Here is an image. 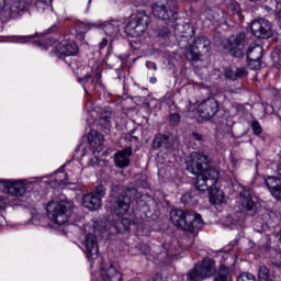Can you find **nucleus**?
<instances>
[{
	"mask_svg": "<svg viewBox=\"0 0 281 281\" xmlns=\"http://www.w3.org/2000/svg\"><path fill=\"white\" fill-rule=\"evenodd\" d=\"M187 170L191 175H195V188L200 192H205L209 188L216 186L218 181V172L210 166V160L203 153H192L186 160Z\"/></svg>",
	"mask_w": 281,
	"mask_h": 281,
	"instance_id": "1",
	"label": "nucleus"
},
{
	"mask_svg": "<svg viewBox=\"0 0 281 281\" xmlns=\"http://www.w3.org/2000/svg\"><path fill=\"white\" fill-rule=\"evenodd\" d=\"M170 221L178 229H183L190 235V239L196 238L203 229V218L192 211L184 212L181 209H173L170 212Z\"/></svg>",
	"mask_w": 281,
	"mask_h": 281,
	"instance_id": "2",
	"label": "nucleus"
},
{
	"mask_svg": "<svg viewBox=\"0 0 281 281\" xmlns=\"http://www.w3.org/2000/svg\"><path fill=\"white\" fill-rule=\"evenodd\" d=\"M110 196L112 199V210L116 216H124L131 210V201L137 196V189L124 190L122 184H112Z\"/></svg>",
	"mask_w": 281,
	"mask_h": 281,
	"instance_id": "3",
	"label": "nucleus"
},
{
	"mask_svg": "<svg viewBox=\"0 0 281 281\" xmlns=\"http://www.w3.org/2000/svg\"><path fill=\"white\" fill-rule=\"evenodd\" d=\"M71 203L67 201H52L46 206L48 218L55 225H65L71 214Z\"/></svg>",
	"mask_w": 281,
	"mask_h": 281,
	"instance_id": "4",
	"label": "nucleus"
},
{
	"mask_svg": "<svg viewBox=\"0 0 281 281\" xmlns=\"http://www.w3.org/2000/svg\"><path fill=\"white\" fill-rule=\"evenodd\" d=\"M148 25H150V16L146 12L139 11L131 16L125 26V32L128 36L137 38L148 30Z\"/></svg>",
	"mask_w": 281,
	"mask_h": 281,
	"instance_id": "5",
	"label": "nucleus"
},
{
	"mask_svg": "<svg viewBox=\"0 0 281 281\" xmlns=\"http://www.w3.org/2000/svg\"><path fill=\"white\" fill-rule=\"evenodd\" d=\"M216 274V263L212 259H204L201 263H195L194 268L187 273L186 281H201Z\"/></svg>",
	"mask_w": 281,
	"mask_h": 281,
	"instance_id": "6",
	"label": "nucleus"
},
{
	"mask_svg": "<svg viewBox=\"0 0 281 281\" xmlns=\"http://www.w3.org/2000/svg\"><path fill=\"white\" fill-rule=\"evenodd\" d=\"M153 14L156 19L165 21L167 25L168 23L177 22V19H179V13L172 8L170 2H156L153 7Z\"/></svg>",
	"mask_w": 281,
	"mask_h": 281,
	"instance_id": "7",
	"label": "nucleus"
},
{
	"mask_svg": "<svg viewBox=\"0 0 281 281\" xmlns=\"http://www.w3.org/2000/svg\"><path fill=\"white\" fill-rule=\"evenodd\" d=\"M106 194V188L103 184L95 187V190L91 193H87L82 196V205L90 210V212H95L102 207V199Z\"/></svg>",
	"mask_w": 281,
	"mask_h": 281,
	"instance_id": "8",
	"label": "nucleus"
},
{
	"mask_svg": "<svg viewBox=\"0 0 281 281\" xmlns=\"http://www.w3.org/2000/svg\"><path fill=\"white\" fill-rule=\"evenodd\" d=\"M211 42L205 36H199L187 50L188 60H201L203 54H207L211 48Z\"/></svg>",
	"mask_w": 281,
	"mask_h": 281,
	"instance_id": "9",
	"label": "nucleus"
},
{
	"mask_svg": "<svg viewBox=\"0 0 281 281\" xmlns=\"http://www.w3.org/2000/svg\"><path fill=\"white\" fill-rule=\"evenodd\" d=\"M102 234V229L94 224L91 231L86 235L85 247L88 260H97L100 250L98 248V236Z\"/></svg>",
	"mask_w": 281,
	"mask_h": 281,
	"instance_id": "10",
	"label": "nucleus"
},
{
	"mask_svg": "<svg viewBox=\"0 0 281 281\" xmlns=\"http://www.w3.org/2000/svg\"><path fill=\"white\" fill-rule=\"evenodd\" d=\"M247 44V35L245 33H239L237 35H232L227 40L226 49L229 52L231 56L235 58H243L245 56V45Z\"/></svg>",
	"mask_w": 281,
	"mask_h": 281,
	"instance_id": "11",
	"label": "nucleus"
},
{
	"mask_svg": "<svg viewBox=\"0 0 281 281\" xmlns=\"http://www.w3.org/2000/svg\"><path fill=\"white\" fill-rule=\"evenodd\" d=\"M254 191L249 187H241L239 191V202L241 205V210L247 216H255L258 212V206H256V202L251 199Z\"/></svg>",
	"mask_w": 281,
	"mask_h": 281,
	"instance_id": "12",
	"label": "nucleus"
},
{
	"mask_svg": "<svg viewBox=\"0 0 281 281\" xmlns=\"http://www.w3.org/2000/svg\"><path fill=\"white\" fill-rule=\"evenodd\" d=\"M250 30L256 38H271L273 36V29L271 22L266 19L255 20L251 23Z\"/></svg>",
	"mask_w": 281,
	"mask_h": 281,
	"instance_id": "13",
	"label": "nucleus"
},
{
	"mask_svg": "<svg viewBox=\"0 0 281 281\" xmlns=\"http://www.w3.org/2000/svg\"><path fill=\"white\" fill-rule=\"evenodd\" d=\"M198 112L203 120H212L218 113V101L214 98L203 100L198 106Z\"/></svg>",
	"mask_w": 281,
	"mask_h": 281,
	"instance_id": "14",
	"label": "nucleus"
},
{
	"mask_svg": "<svg viewBox=\"0 0 281 281\" xmlns=\"http://www.w3.org/2000/svg\"><path fill=\"white\" fill-rule=\"evenodd\" d=\"M153 148L154 150H167L168 153H172V150L177 148V140L173 136L158 134L153 140Z\"/></svg>",
	"mask_w": 281,
	"mask_h": 281,
	"instance_id": "15",
	"label": "nucleus"
},
{
	"mask_svg": "<svg viewBox=\"0 0 281 281\" xmlns=\"http://www.w3.org/2000/svg\"><path fill=\"white\" fill-rule=\"evenodd\" d=\"M0 190H3L5 194H12V196H23L25 194V183L0 180Z\"/></svg>",
	"mask_w": 281,
	"mask_h": 281,
	"instance_id": "16",
	"label": "nucleus"
},
{
	"mask_svg": "<svg viewBox=\"0 0 281 281\" xmlns=\"http://www.w3.org/2000/svg\"><path fill=\"white\" fill-rule=\"evenodd\" d=\"M101 277L103 281H122V273L117 272V268L113 262L101 263Z\"/></svg>",
	"mask_w": 281,
	"mask_h": 281,
	"instance_id": "17",
	"label": "nucleus"
},
{
	"mask_svg": "<svg viewBox=\"0 0 281 281\" xmlns=\"http://www.w3.org/2000/svg\"><path fill=\"white\" fill-rule=\"evenodd\" d=\"M133 156V147H126L114 154V164L116 168H128L131 166V157Z\"/></svg>",
	"mask_w": 281,
	"mask_h": 281,
	"instance_id": "18",
	"label": "nucleus"
},
{
	"mask_svg": "<svg viewBox=\"0 0 281 281\" xmlns=\"http://www.w3.org/2000/svg\"><path fill=\"white\" fill-rule=\"evenodd\" d=\"M88 143L93 153H101L104 146V135L98 133V131L91 130L88 134Z\"/></svg>",
	"mask_w": 281,
	"mask_h": 281,
	"instance_id": "19",
	"label": "nucleus"
},
{
	"mask_svg": "<svg viewBox=\"0 0 281 281\" xmlns=\"http://www.w3.org/2000/svg\"><path fill=\"white\" fill-rule=\"evenodd\" d=\"M57 54L60 56H76L78 54V44L76 42H63L56 45Z\"/></svg>",
	"mask_w": 281,
	"mask_h": 281,
	"instance_id": "20",
	"label": "nucleus"
},
{
	"mask_svg": "<svg viewBox=\"0 0 281 281\" xmlns=\"http://www.w3.org/2000/svg\"><path fill=\"white\" fill-rule=\"evenodd\" d=\"M32 5V0H14L10 7V19H16L21 12L27 11Z\"/></svg>",
	"mask_w": 281,
	"mask_h": 281,
	"instance_id": "21",
	"label": "nucleus"
},
{
	"mask_svg": "<svg viewBox=\"0 0 281 281\" xmlns=\"http://www.w3.org/2000/svg\"><path fill=\"white\" fill-rule=\"evenodd\" d=\"M205 192H209V198L212 205H221V203L225 201L223 191L214 189V186L209 188Z\"/></svg>",
	"mask_w": 281,
	"mask_h": 281,
	"instance_id": "22",
	"label": "nucleus"
},
{
	"mask_svg": "<svg viewBox=\"0 0 281 281\" xmlns=\"http://www.w3.org/2000/svg\"><path fill=\"white\" fill-rule=\"evenodd\" d=\"M199 194H205V191H201L196 188V190L187 192L182 195L181 202L186 205H194L199 201Z\"/></svg>",
	"mask_w": 281,
	"mask_h": 281,
	"instance_id": "23",
	"label": "nucleus"
},
{
	"mask_svg": "<svg viewBox=\"0 0 281 281\" xmlns=\"http://www.w3.org/2000/svg\"><path fill=\"white\" fill-rule=\"evenodd\" d=\"M248 60H261L262 59V46L251 44L247 52Z\"/></svg>",
	"mask_w": 281,
	"mask_h": 281,
	"instance_id": "24",
	"label": "nucleus"
},
{
	"mask_svg": "<svg viewBox=\"0 0 281 281\" xmlns=\"http://www.w3.org/2000/svg\"><path fill=\"white\" fill-rule=\"evenodd\" d=\"M258 281H276V277L267 266L261 265L258 267Z\"/></svg>",
	"mask_w": 281,
	"mask_h": 281,
	"instance_id": "25",
	"label": "nucleus"
},
{
	"mask_svg": "<svg viewBox=\"0 0 281 281\" xmlns=\"http://www.w3.org/2000/svg\"><path fill=\"white\" fill-rule=\"evenodd\" d=\"M112 115H113V113L111 112V110L101 112V114L99 116L100 125L103 126L104 128H109V126H111Z\"/></svg>",
	"mask_w": 281,
	"mask_h": 281,
	"instance_id": "26",
	"label": "nucleus"
},
{
	"mask_svg": "<svg viewBox=\"0 0 281 281\" xmlns=\"http://www.w3.org/2000/svg\"><path fill=\"white\" fill-rule=\"evenodd\" d=\"M116 232H128L131 229V220L120 217L115 224Z\"/></svg>",
	"mask_w": 281,
	"mask_h": 281,
	"instance_id": "27",
	"label": "nucleus"
},
{
	"mask_svg": "<svg viewBox=\"0 0 281 281\" xmlns=\"http://www.w3.org/2000/svg\"><path fill=\"white\" fill-rule=\"evenodd\" d=\"M103 32L106 34V36H115L117 32H120V26L114 25L111 22H108L103 25Z\"/></svg>",
	"mask_w": 281,
	"mask_h": 281,
	"instance_id": "28",
	"label": "nucleus"
},
{
	"mask_svg": "<svg viewBox=\"0 0 281 281\" xmlns=\"http://www.w3.org/2000/svg\"><path fill=\"white\" fill-rule=\"evenodd\" d=\"M170 126H179L181 124V115L179 113H171L169 115Z\"/></svg>",
	"mask_w": 281,
	"mask_h": 281,
	"instance_id": "29",
	"label": "nucleus"
},
{
	"mask_svg": "<svg viewBox=\"0 0 281 281\" xmlns=\"http://www.w3.org/2000/svg\"><path fill=\"white\" fill-rule=\"evenodd\" d=\"M217 277L218 278H225L226 280H228V278H229V267L222 263L218 268Z\"/></svg>",
	"mask_w": 281,
	"mask_h": 281,
	"instance_id": "30",
	"label": "nucleus"
},
{
	"mask_svg": "<svg viewBox=\"0 0 281 281\" xmlns=\"http://www.w3.org/2000/svg\"><path fill=\"white\" fill-rule=\"evenodd\" d=\"M237 281H258V279L252 273L243 272L237 277Z\"/></svg>",
	"mask_w": 281,
	"mask_h": 281,
	"instance_id": "31",
	"label": "nucleus"
},
{
	"mask_svg": "<svg viewBox=\"0 0 281 281\" xmlns=\"http://www.w3.org/2000/svg\"><path fill=\"white\" fill-rule=\"evenodd\" d=\"M240 4L236 1H232L228 4V12H231L232 14H240Z\"/></svg>",
	"mask_w": 281,
	"mask_h": 281,
	"instance_id": "32",
	"label": "nucleus"
},
{
	"mask_svg": "<svg viewBox=\"0 0 281 281\" xmlns=\"http://www.w3.org/2000/svg\"><path fill=\"white\" fill-rule=\"evenodd\" d=\"M49 5H52L50 2H43V1L35 0V8H36L37 12H43L44 10H49Z\"/></svg>",
	"mask_w": 281,
	"mask_h": 281,
	"instance_id": "33",
	"label": "nucleus"
},
{
	"mask_svg": "<svg viewBox=\"0 0 281 281\" xmlns=\"http://www.w3.org/2000/svg\"><path fill=\"white\" fill-rule=\"evenodd\" d=\"M248 67L255 71H258V69L262 67V64L260 59H248Z\"/></svg>",
	"mask_w": 281,
	"mask_h": 281,
	"instance_id": "34",
	"label": "nucleus"
},
{
	"mask_svg": "<svg viewBox=\"0 0 281 281\" xmlns=\"http://www.w3.org/2000/svg\"><path fill=\"white\" fill-rule=\"evenodd\" d=\"M247 68L240 67L235 70V80H238V78H245L247 76Z\"/></svg>",
	"mask_w": 281,
	"mask_h": 281,
	"instance_id": "35",
	"label": "nucleus"
},
{
	"mask_svg": "<svg viewBox=\"0 0 281 281\" xmlns=\"http://www.w3.org/2000/svg\"><path fill=\"white\" fill-rule=\"evenodd\" d=\"M251 128L255 135H260L262 133V127L260 126V123L258 121L251 122Z\"/></svg>",
	"mask_w": 281,
	"mask_h": 281,
	"instance_id": "36",
	"label": "nucleus"
},
{
	"mask_svg": "<svg viewBox=\"0 0 281 281\" xmlns=\"http://www.w3.org/2000/svg\"><path fill=\"white\" fill-rule=\"evenodd\" d=\"M137 249L139 251V254H143L144 256H146V254H150V246L146 245V244H140L137 246Z\"/></svg>",
	"mask_w": 281,
	"mask_h": 281,
	"instance_id": "37",
	"label": "nucleus"
},
{
	"mask_svg": "<svg viewBox=\"0 0 281 281\" xmlns=\"http://www.w3.org/2000/svg\"><path fill=\"white\" fill-rule=\"evenodd\" d=\"M225 78H228V80H236V70L226 69L225 70Z\"/></svg>",
	"mask_w": 281,
	"mask_h": 281,
	"instance_id": "38",
	"label": "nucleus"
},
{
	"mask_svg": "<svg viewBox=\"0 0 281 281\" xmlns=\"http://www.w3.org/2000/svg\"><path fill=\"white\" fill-rule=\"evenodd\" d=\"M158 36H160V38H168V36H170V31L168 30V27H162L159 31Z\"/></svg>",
	"mask_w": 281,
	"mask_h": 281,
	"instance_id": "39",
	"label": "nucleus"
},
{
	"mask_svg": "<svg viewBox=\"0 0 281 281\" xmlns=\"http://www.w3.org/2000/svg\"><path fill=\"white\" fill-rule=\"evenodd\" d=\"M272 265L281 269V252L276 255V260L272 261Z\"/></svg>",
	"mask_w": 281,
	"mask_h": 281,
	"instance_id": "40",
	"label": "nucleus"
},
{
	"mask_svg": "<svg viewBox=\"0 0 281 281\" xmlns=\"http://www.w3.org/2000/svg\"><path fill=\"white\" fill-rule=\"evenodd\" d=\"M192 139H194L195 142H203V135L196 133V132H193L192 135H191Z\"/></svg>",
	"mask_w": 281,
	"mask_h": 281,
	"instance_id": "41",
	"label": "nucleus"
},
{
	"mask_svg": "<svg viewBox=\"0 0 281 281\" xmlns=\"http://www.w3.org/2000/svg\"><path fill=\"white\" fill-rule=\"evenodd\" d=\"M226 221L229 223V225H236V223H238V220L232 215H228Z\"/></svg>",
	"mask_w": 281,
	"mask_h": 281,
	"instance_id": "42",
	"label": "nucleus"
},
{
	"mask_svg": "<svg viewBox=\"0 0 281 281\" xmlns=\"http://www.w3.org/2000/svg\"><path fill=\"white\" fill-rule=\"evenodd\" d=\"M140 201H147L146 206L150 205L149 203H154L153 199L148 195H142Z\"/></svg>",
	"mask_w": 281,
	"mask_h": 281,
	"instance_id": "43",
	"label": "nucleus"
},
{
	"mask_svg": "<svg viewBox=\"0 0 281 281\" xmlns=\"http://www.w3.org/2000/svg\"><path fill=\"white\" fill-rule=\"evenodd\" d=\"M146 67H147V69H154V71H157V64H155L153 61H147Z\"/></svg>",
	"mask_w": 281,
	"mask_h": 281,
	"instance_id": "44",
	"label": "nucleus"
},
{
	"mask_svg": "<svg viewBox=\"0 0 281 281\" xmlns=\"http://www.w3.org/2000/svg\"><path fill=\"white\" fill-rule=\"evenodd\" d=\"M90 166H100V159L98 157L91 158Z\"/></svg>",
	"mask_w": 281,
	"mask_h": 281,
	"instance_id": "45",
	"label": "nucleus"
},
{
	"mask_svg": "<svg viewBox=\"0 0 281 281\" xmlns=\"http://www.w3.org/2000/svg\"><path fill=\"white\" fill-rule=\"evenodd\" d=\"M109 45V40H106V37H104L101 43L99 44L100 49H104V47Z\"/></svg>",
	"mask_w": 281,
	"mask_h": 281,
	"instance_id": "46",
	"label": "nucleus"
},
{
	"mask_svg": "<svg viewBox=\"0 0 281 281\" xmlns=\"http://www.w3.org/2000/svg\"><path fill=\"white\" fill-rule=\"evenodd\" d=\"M150 281H164V278L161 277V274H155Z\"/></svg>",
	"mask_w": 281,
	"mask_h": 281,
	"instance_id": "47",
	"label": "nucleus"
},
{
	"mask_svg": "<svg viewBox=\"0 0 281 281\" xmlns=\"http://www.w3.org/2000/svg\"><path fill=\"white\" fill-rule=\"evenodd\" d=\"M3 207H5V200L0 196V210H3Z\"/></svg>",
	"mask_w": 281,
	"mask_h": 281,
	"instance_id": "48",
	"label": "nucleus"
},
{
	"mask_svg": "<svg viewBox=\"0 0 281 281\" xmlns=\"http://www.w3.org/2000/svg\"><path fill=\"white\" fill-rule=\"evenodd\" d=\"M25 38H34V36H24V37H19V43H25Z\"/></svg>",
	"mask_w": 281,
	"mask_h": 281,
	"instance_id": "49",
	"label": "nucleus"
},
{
	"mask_svg": "<svg viewBox=\"0 0 281 281\" xmlns=\"http://www.w3.org/2000/svg\"><path fill=\"white\" fill-rule=\"evenodd\" d=\"M3 8H5V0H0V12L3 11Z\"/></svg>",
	"mask_w": 281,
	"mask_h": 281,
	"instance_id": "50",
	"label": "nucleus"
},
{
	"mask_svg": "<svg viewBox=\"0 0 281 281\" xmlns=\"http://www.w3.org/2000/svg\"><path fill=\"white\" fill-rule=\"evenodd\" d=\"M91 79V75H86L82 79L80 80H83L86 82H89V80Z\"/></svg>",
	"mask_w": 281,
	"mask_h": 281,
	"instance_id": "51",
	"label": "nucleus"
},
{
	"mask_svg": "<svg viewBox=\"0 0 281 281\" xmlns=\"http://www.w3.org/2000/svg\"><path fill=\"white\" fill-rule=\"evenodd\" d=\"M278 52H279V65H281V46H278Z\"/></svg>",
	"mask_w": 281,
	"mask_h": 281,
	"instance_id": "52",
	"label": "nucleus"
},
{
	"mask_svg": "<svg viewBox=\"0 0 281 281\" xmlns=\"http://www.w3.org/2000/svg\"><path fill=\"white\" fill-rule=\"evenodd\" d=\"M214 281H227L225 278H221V277H215L214 278Z\"/></svg>",
	"mask_w": 281,
	"mask_h": 281,
	"instance_id": "53",
	"label": "nucleus"
},
{
	"mask_svg": "<svg viewBox=\"0 0 281 281\" xmlns=\"http://www.w3.org/2000/svg\"><path fill=\"white\" fill-rule=\"evenodd\" d=\"M265 10H267V12H270V14L273 13V9H271L269 5H266Z\"/></svg>",
	"mask_w": 281,
	"mask_h": 281,
	"instance_id": "54",
	"label": "nucleus"
},
{
	"mask_svg": "<svg viewBox=\"0 0 281 281\" xmlns=\"http://www.w3.org/2000/svg\"><path fill=\"white\" fill-rule=\"evenodd\" d=\"M133 139H134L135 142H139V137H137V136H132L131 139H130V142H133Z\"/></svg>",
	"mask_w": 281,
	"mask_h": 281,
	"instance_id": "55",
	"label": "nucleus"
},
{
	"mask_svg": "<svg viewBox=\"0 0 281 281\" xmlns=\"http://www.w3.org/2000/svg\"><path fill=\"white\" fill-rule=\"evenodd\" d=\"M35 1H42V3H52V0H35Z\"/></svg>",
	"mask_w": 281,
	"mask_h": 281,
	"instance_id": "56",
	"label": "nucleus"
},
{
	"mask_svg": "<svg viewBox=\"0 0 281 281\" xmlns=\"http://www.w3.org/2000/svg\"><path fill=\"white\" fill-rule=\"evenodd\" d=\"M150 82H157V79L156 78H151Z\"/></svg>",
	"mask_w": 281,
	"mask_h": 281,
	"instance_id": "57",
	"label": "nucleus"
},
{
	"mask_svg": "<svg viewBox=\"0 0 281 281\" xmlns=\"http://www.w3.org/2000/svg\"><path fill=\"white\" fill-rule=\"evenodd\" d=\"M276 2L278 3V5H281V0H276Z\"/></svg>",
	"mask_w": 281,
	"mask_h": 281,
	"instance_id": "58",
	"label": "nucleus"
},
{
	"mask_svg": "<svg viewBox=\"0 0 281 281\" xmlns=\"http://www.w3.org/2000/svg\"><path fill=\"white\" fill-rule=\"evenodd\" d=\"M190 245H194V239H191V243H190Z\"/></svg>",
	"mask_w": 281,
	"mask_h": 281,
	"instance_id": "59",
	"label": "nucleus"
},
{
	"mask_svg": "<svg viewBox=\"0 0 281 281\" xmlns=\"http://www.w3.org/2000/svg\"><path fill=\"white\" fill-rule=\"evenodd\" d=\"M49 32H54V27L49 29Z\"/></svg>",
	"mask_w": 281,
	"mask_h": 281,
	"instance_id": "60",
	"label": "nucleus"
},
{
	"mask_svg": "<svg viewBox=\"0 0 281 281\" xmlns=\"http://www.w3.org/2000/svg\"><path fill=\"white\" fill-rule=\"evenodd\" d=\"M85 92H86V93H89V91H87V89H85Z\"/></svg>",
	"mask_w": 281,
	"mask_h": 281,
	"instance_id": "61",
	"label": "nucleus"
},
{
	"mask_svg": "<svg viewBox=\"0 0 281 281\" xmlns=\"http://www.w3.org/2000/svg\"><path fill=\"white\" fill-rule=\"evenodd\" d=\"M250 1H258V0H250Z\"/></svg>",
	"mask_w": 281,
	"mask_h": 281,
	"instance_id": "62",
	"label": "nucleus"
}]
</instances>
